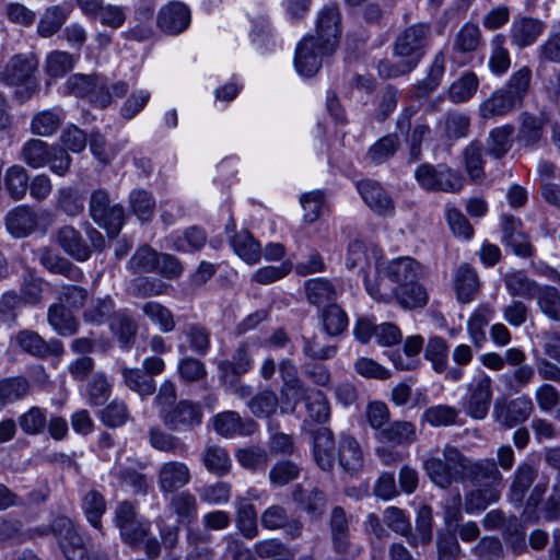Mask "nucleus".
Here are the masks:
<instances>
[{"mask_svg":"<svg viewBox=\"0 0 560 560\" xmlns=\"http://www.w3.org/2000/svg\"><path fill=\"white\" fill-rule=\"evenodd\" d=\"M431 39V26L427 23H416L407 26L396 37L394 54L401 58L397 62L382 60L377 71L383 78H397L411 72L429 46Z\"/></svg>","mask_w":560,"mask_h":560,"instance_id":"obj_1","label":"nucleus"},{"mask_svg":"<svg viewBox=\"0 0 560 560\" xmlns=\"http://www.w3.org/2000/svg\"><path fill=\"white\" fill-rule=\"evenodd\" d=\"M176 399L175 384L164 381L153 401L162 423L173 432H191L200 427L203 419L201 405L189 399Z\"/></svg>","mask_w":560,"mask_h":560,"instance_id":"obj_2","label":"nucleus"},{"mask_svg":"<svg viewBox=\"0 0 560 560\" xmlns=\"http://www.w3.org/2000/svg\"><path fill=\"white\" fill-rule=\"evenodd\" d=\"M466 456L455 446L445 445L442 451H431L423 460V469L430 480L442 489L455 481H462Z\"/></svg>","mask_w":560,"mask_h":560,"instance_id":"obj_3","label":"nucleus"},{"mask_svg":"<svg viewBox=\"0 0 560 560\" xmlns=\"http://www.w3.org/2000/svg\"><path fill=\"white\" fill-rule=\"evenodd\" d=\"M91 218L110 236H116L125 220V210L118 203L110 201L109 195L104 189L92 191L89 202Z\"/></svg>","mask_w":560,"mask_h":560,"instance_id":"obj_4","label":"nucleus"},{"mask_svg":"<svg viewBox=\"0 0 560 560\" xmlns=\"http://www.w3.org/2000/svg\"><path fill=\"white\" fill-rule=\"evenodd\" d=\"M415 176L418 184L429 191L455 192L463 187L460 174L446 164H421Z\"/></svg>","mask_w":560,"mask_h":560,"instance_id":"obj_5","label":"nucleus"},{"mask_svg":"<svg viewBox=\"0 0 560 560\" xmlns=\"http://www.w3.org/2000/svg\"><path fill=\"white\" fill-rule=\"evenodd\" d=\"M492 380L483 371L467 384L465 410L474 419H485L492 401Z\"/></svg>","mask_w":560,"mask_h":560,"instance_id":"obj_6","label":"nucleus"},{"mask_svg":"<svg viewBox=\"0 0 560 560\" xmlns=\"http://www.w3.org/2000/svg\"><path fill=\"white\" fill-rule=\"evenodd\" d=\"M51 532L58 539L59 547L67 560H90L82 536L73 522L66 517H57L51 524Z\"/></svg>","mask_w":560,"mask_h":560,"instance_id":"obj_7","label":"nucleus"},{"mask_svg":"<svg viewBox=\"0 0 560 560\" xmlns=\"http://www.w3.org/2000/svg\"><path fill=\"white\" fill-rule=\"evenodd\" d=\"M122 541L132 548L143 546L149 559H156L161 553L160 541L151 536V522L140 516L119 529Z\"/></svg>","mask_w":560,"mask_h":560,"instance_id":"obj_8","label":"nucleus"},{"mask_svg":"<svg viewBox=\"0 0 560 560\" xmlns=\"http://www.w3.org/2000/svg\"><path fill=\"white\" fill-rule=\"evenodd\" d=\"M341 35V14L338 7L325 5L317 15L316 38L326 52H334Z\"/></svg>","mask_w":560,"mask_h":560,"instance_id":"obj_9","label":"nucleus"},{"mask_svg":"<svg viewBox=\"0 0 560 560\" xmlns=\"http://www.w3.org/2000/svg\"><path fill=\"white\" fill-rule=\"evenodd\" d=\"M470 480L475 483H482L485 487L502 490L503 488V476L500 472L494 459L483 458L472 462L466 457L464 463V470L462 481Z\"/></svg>","mask_w":560,"mask_h":560,"instance_id":"obj_10","label":"nucleus"},{"mask_svg":"<svg viewBox=\"0 0 560 560\" xmlns=\"http://www.w3.org/2000/svg\"><path fill=\"white\" fill-rule=\"evenodd\" d=\"M534 405L528 396H520L506 402H495L493 416L504 428L511 429L525 422L532 415Z\"/></svg>","mask_w":560,"mask_h":560,"instance_id":"obj_11","label":"nucleus"},{"mask_svg":"<svg viewBox=\"0 0 560 560\" xmlns=\"http://www.w3.org/2000/svg\"><path fill=\"white\" fill-rule=\"evenodd\" d=\"M330 54L323 50L315 37L306 36L296 46L295 69L303 77H312L320 69L323 57Z\"/></svg>","mask_w":560,"mask_h":560,"instance_id":"obj_12","label":"nucleus"},{"mask_svg":"<svg viewBox=\"0 0 560 560\" xmlns=\"http://www.w3.org/2000/svg\"><path fill=\"white\" fill-rule=\"evenodd\" d=\"M191 480L189 467L178 460H168L158 469V486L162 493H175Z\"/></svg>","mask_w":560,"mask_h":560,"instance_id":"obj_13","label":"nucleus"},{"mask_svg":"<svg viewBox=\"0 0 560 560\" xmlns=\"http://www.w3.org/2000/svg\"><path fill=\"white\" fill-rule=\"evenodd\" d=\"M380 273H383L396 287L410 284L423 275L422 266L412 257L404 256L395 258L382 266Z\"/></svg>","mask_w":560,"mask_h":560,"instance_id":"obj_14","label":"nucleus"},{"mask_svg":"<svg viewBox=\"0 0 560 560\" xmlns=\"http://www.w3.org/2000/svg\"><path fill=\"white\" fill-rule=\"evenodd\" d=\"M15 342L22 351L38 358L47 355H60L63 352L61 341L51 339L44 340L36 331L21 330L15 336Z\"/></svg>","mask_w":560,"mask_h":560,"instance_id":"obj_15","label":"nucleus"},{"mask_svg":"<svg viewBox=\"0 0 560 560\" xmlns=\"http://www.w3.org/2000/svg\"><path fill=\"white\" fill-rule=\"evenodd\" d=\"M357 189L366 206L378 215H392L394 202L392 197L372 179H363L357 183Z\"/></svg>","mask_w":560,"mask_h":560,"instance_id":"obj_16","label":"nucleus"},{"mask_svg":"<svg viewBox=\"0 0 560 560\" xmlns=\"http://www.w3.org/2000/svg\"><path fill=\"white\" fill-rule=\"evenodd\" d=\"M37 58L32 55H15L13 56L2 72V79L5 83L11 85L31 84L33 74L37 68Z\"/></svg>","mask_w":560,"mask_h":560,"instance_id":"obj_17","label":"nucleus"},{"mask_svg":"<svg viewBox=\"0 0 560 560\" xmlns=\"http://www.w3.org/2000/svg\"><path fill=\"white\" fill-rule=\"evenodd\" d=\"M215 432L224 438L234 435H252L257 430V423L252 419H242L236 411H223L213 418Z\"/></svg>","mask_w":560,"mask_h":560,"instance_id":"obj_18","label":"nucleus"},{"mask_svg":"<svg viewBox=\"0 0 560 560\" xmlns=\"http://www.w3.org/2000/svg\"><path fill=\"white\" fill-rule=\"evenodd\" d=\"M313 455L318 467L325 471L334 468L336 448L332 431L322 427L314 432Z\"/></svg>","mask_w":560,"mask_h":560,"instance_id":"obj_19","label":"nucleus"},{"mask_svg":"<svg viewBox=\"0 0 560 560\" xmlns=\"http://www.w3.org/2000/svg\"><path fill=\"white\" fill-rule=\"evenodd\" d=\"M190 22V12L182 2H172L160 10L158 24L167 34L183 32Z\"/></svg>","mask_w":560,"mask_h":560,"instance_id":"obj_20","label":"nucleus"},{"mask_svg":"<svg viewBox=\"0 0 560 560\" xmlns=\"http://www.w3.org/2000/svg\"><path fill=\"white\" fill-rule=\"evenodd\" d=\"M339 464L349 474L359 472L364 466L362 448L352 435L341 433L338 447Z\"/></svg>","mask_w":560,"mask_h":560,"instance_id":"obj_21","label":"nucleus"},{"mask_svg":"<svg viewBox=\"0 0 560 560\" xmlns=\"http://www.w3.org/2000/svg\"><path fill=\"white\" fill-rule=\"evenodd\" d=\"M56 241L68 255L79 261H85L91 256L90 247L83 241L80 232L71 225L59 228L56 232Z\"/></svg>","mask_w":560,"mask_h":560,"instance_id":"obj_22","label":"nucleus"},{"mask_svg":"<svg viewBox=\"0 0 560 560\" xmlns=\"http://www.w3.org/2000/svg\"><path fill=\"white\" fill-rule=\"evenodd\" d=\"M37 225L35 211L27 206H18L5 217V226L14 237H25L31 234Z\"/></svg>","mask_w":560,"mask_h":560,"instance_id":"obj_23","label":"nucleus"},{"mask_svg":"<svg viewBox=\"0 0 560 560\" xmlns=\"http://www.w3.org/2000/svg\"><path fill=\"white\" fill-rule=\"evenodd\" d=\"M544 25L532 18H521L513 21L510 28L512 43L518 48H525L535 43L542 33Z\"/></svg>","mask_w":560,"mask_h":560,"instance_id":"obj_24","label":"nucleus"},{"mask_svg":"<svg viewBox=\"0 0 560 560\" xmlns=\"http://www.w3.org/2000/svg\"><path fill=\"white\" fill-rule=\"evenodd\" d=\"M168 509L175 515L178 525H189L198 515L197 499L189 491L174 494L168 503Z\"/></svg>","mask_w":560,"mask_h":560,"instance_id":"obj_25","label":"nucleus"},{"mask_svg":"<svg viewBox=\"0 0 560 560\" xmlns=\"http://www.w3.org/2000/svg\"><path fill=\"white\" fill-rule=\"evenodd\" d=\"M378 442L388 445H406L416 439L415 424L409 421H394L375 433Z\"/></svg>","mask_w":560,"mask_h":560,"instance_id":"obj_26","label":"nucleus"},{"mask_svg":"<svg viewBox=\"0 0 560 560\" xmlns=\"http://www.w3.org/2000/svg\"><path fill=\"white\" fill-rule=\"evenodd\" d=\"M455 291L457 300L463 303L471 302L478 290L479 279L476 270L467 264L460 265L455 273Z\"/></svg>","mask_w":560,"mask_h":560,"instance_id":"obj_27","label":"nucleus"},{"mask_svg":"<svg viewBox=\"0 0 560 560\" xmlns=\"http://www.w3.org/2000/svg\"><path fill=\"white\" fill-rule=\"evenodd\" d=\"M208 236L203 229L190 226L182 234H172L166 242L170 248L182 253L200 250L207 243Z\"/></svg>","mask_w":560,"mask_h":560,"instance_id":"obj_28","label":"nucleus"},{"mask_svg":"<svg viewBox=\"0 0 560 560\" xmlns=\"http://www.w3.org/2000/svg\"><path fill=\"white\" fill-rule=\"evenodd\" d=\"M494 310L489 304H480L467 322V331L474 346L480 349L487 340L485 328L492 319Z\"/></svg>","mask_w":560,"mask_h":560,"instance_id":"obj_29","label":"nucleus"},{"mask_svg":"<svg viewBox=\"0 0 560 560\" xmlns=\"http://www.w3.org/2000/svg\"><path fill=\"white\" fill-rule=\"evenodd\" d=\"M544 126L545 121L541 117L528 112L521 113L516 140L525 147H534L542 138Z\"/></svg>","mask_w":560,"mask_h":560,"instance_id":"obj_30","label":"nucleus"},{"mask_svg":"<svg viewBox=\"0 0 560 560\" xmlns=\"http://www.w3.org/2000/svg\"><path fill=\"white\" fill-rule=\"evenodd\" d=\"M235 525L247 539L258 536L256 509L246 499L237 498L235 501Z\"/></svg>","mask_w":560,"mask_h":560,"instance_id":"obj_31","label":"nucleus"},{"mask_svg":"<svg viewBox=\"0 0 560 560\" xmlns=\"http://www.w3.org/2000/svg\"><path fill=\"white\" fill-rule=\"evenodd\" d=\"M515 107H518L516 102L501 88L479 105V115L485 119L500 117L511 113Z\"/></svg>","mask_w":560,"mask_h":560,"instance_id":"obj_32","label":"nucleus"},{"mask_svg":"<svg viewBox=\"0 0 560 560\" xmlns=\"http://www.w3.org/2000/svg\"><path fill=\"white\" fill-rule=\"evenodd\" d=\"M230 243L235 254L248 264H256L261 256L258 241L247 230H241L231 236Z\"/></svg>","mask_w":560,"mask_h":560,"instance_id":"obj_33","label":"nucleus"},{"mask_svg":"<svg viewBox=\"0 0 560 560\" xmlns=\"http://www.w3.org/2000/svg\"><path fill=\"white\" fill-rule=\"evenodd\" d=\"M31 393V384L24 376H12L0 380V409L25 398Z\"/></svg>","mask_w":560,"mask_h":560,"instance_id":"obj_34","label":"nucleus"},{"mask_svg":"<svg viewBox=\"0 0 560 560\" xmlns=\"http://www.w3.org/2000/svg\"><path fill=\"white\" fill-rule=\"evenodd\" d=\"M305 292L310 303L320 306L337 298L336 285L328 279L314 278L305 282Z\"/></svg>","mask_w":560,"mask_h":560,"instance_id":"obj_35","label":"nucleus"},{"mask_svg":"<svg viewBox=\"0 0 560 560\" xmlns=\"http://www.w3.org/2000/svg\"><path fill=\"white\" fill-rule=\"evenodd\" d=\"M49 325L61 336L77 332L79 324L72 313L61 303L52 304L48 310Z\"/></svg>","mask_w":560,"mask_h":560,"instance_id":"obj_36","label":"nucleus"},{"mask_svg":"<svg viewBox=\"0 0 560 560\" xmlns=\"http://www.w3.org/2000/svg\"><path fill=\"white\" fill-rule=\"evenodd\" d=\"M482 44V35L475 23H465L456 33L453 40V50L459 54L476 51Z\"/></svg>","mask_w":560,"mask_h":560,"instance_id":"obj_37","label":"nucleus"},{"mask_svg":"<svg viewBox=\"0 0 560 560\" xmlns=\"http://www.w3.org/2000/svg\"><path fill=\"white\" fill-rule=\"evenodd\" d=\"M489 69L493 74H504L511 66V56L505 47V36L497 34L490 40Z\"/></svg>","mask_w":560,"mask_h":560,"instance_id":"obj_38","label":"nucleus"},{"mask_svg":"<svg viewBox=\"0 0 560 560\" xmlns=\"http://www.w3.org/2000/svg\"><path fill=\"white\" fill-rule=\"evenodd\" d=\"M395 301L404 308L423 307L428 303V293L418 280L407 285L396 287Z\"/></svg>","mask_w":560,"mask_h":560,"instance_id":"obj_39","label":"nucleus"},{"mask_svg":"<svg viewBox=\"0 0 560 560\" xmlns=\"http://www.w3.org/2000/svg\"><path fill=\"white\" fill-rule=\"evenodd\" d=\"M504 284L512 296L530 300L536 294L539 284L528 278L523 271H513L504 276Z\"/></svg>","mask_w":560,"mask_h":560,"instance_id":"obj_40","label":"nucleus"},{"mask_svg":"<svg viewBox=\"0 0 560 560\" xmlns=\"http://www.w3.org/2000/svg\"><path fill=\"white\" fill-rule=\"evenodd\" d=\"M81 506L88 522L96 529L102 528V516L106 512V501L103 494L94 489L82 497Z\"/></svg>","mask_w":560,"mask_h":560,"instance_id":"obj_41","label":"nucleus"},{"mask_svg":"<svg viewBox=\"0 0 560 560\" xmlns=\"http://www.w3.org/2000/svg\"><path fill=\"white\" fill-rule=\"evenodd\" d=\"M279 373L283 382V386L281 393L283 396H290L294 399L295 405L302 395V382L299 377L298 368L290 359H283L279 363ZM294 409V406L291 407V410Z\"/></svg>","mask_w":560,"mask_h":560,"instance_id":"obj_42","label":"nucleus"},{"mask_svg":"<svg viewBox=\"0 0 560 560\" xmlns=\"http://www.w3.org/2000/svg\"><path fill=\"white\" fill-rule=\"evenodd\" d=\"M4 188L13 200H21L28 188V174L18 164L10 166L4 173Z\"/></svg>","mask_w":560,"mask_h":560,"instance_id":"obj_43","label":"nucleus"},{"mask_svg":"<svg viewBox=\"0 0 560 560\" xmlns=\"http://www.w3.org/2000/svg\"><path fill=\"white\" fill-rule=\"evenodd\" d=\"M143 314L158 326L161 332L167 334L175 329L174 314L170 308L159 302L149 301L141 307Z\"/></svg>","mask_w":560,"mask_h":560,"instance_id":"obj_44","label":"nucleus"},{"mask_svg":"<svg viewBox=\"0 0 560 560\" xmlns=\"http://www.w3.org/2000/svg\"><path fill=\"white\" fill-rule=\"evenodd\" d=\"M479 86V80L472 71H465L448 89V97L453 103L469 101Z\"/></svg>","mask_w":560,"mask_h":560,"instance_id":"obj_45","label":"nucleus"},{"mask_svg":"<svg viewBox=\"0 0 560 560\" xmlns=\"http://www.w3.org/2000/svg\"><path fill=\"white\" fill-rule=\"evenodd\" d=\"M514 127L512 125H504L492 129L487 139L488 154L500 159L505 155L512 147V135Z\"/></svg>","mask_w":560,"mask_h":560,"instance_id":"obj_46","label":"nucleus"},{"mask_svg":"<svg viewBox=\"0 0 560 560\" xmlns=\"http://www.w3.org/2000/svg\"><path fill=\"white\" fill-rule=\"evenodd\" d=\"M500 493L501 490L497 489V487L481 486L478 489L471 490L465 495V511L467 513L481 512L489 504L498 501Z\"/></svg>","mask_w":560,"mask_h":560,"instance_id":"obj_47","label":"nucleus"},{"mask_svg":"<svg viewBox=\"0 0 560 560\" xmlns=\"http://www.w3.org/2000/svg\"><path fill=\"white\" fill-rule=\"evenodd\" d=\"M532 80V71L527 67H523L515 71L502 88L510 97L516 102L518 106L523 104V101L529 90Z\"/></svg>","mask_w":560,"mask_h":560,"instance_id":"obj_48","label":"nucleus"},{"mask_svg":"<svg viewBox=\"0 0 560 560\" xmlns=\"http://www.w3.org/2000/svg\"><path fill=\"white\" fill-rule=\"evenodd\" d=\"M540 311L552 320H560V292L551 285H539L536 294Z\"/></svg>","mask_w":560,"mask_h":560,"instance_id":"obj_49","label":"nucleus"},{"mask_svg":"<svg viewBox=\"0 0 560 560\" xmlns=\"http://www.w3.org/2000/svg\"><path fill=\"white\" fill-rule=\"evenodd\" d=\"M537 476V470L529 463H522L517 466L513 475V481L511 485V495L514 501L521 502L533 485Z\"/></svg>","mask_w":560,"mask_h":560,"instance_id":"obj_50","label":"nucleus"},{"mask_svg":"<svg viewBox=\"0 0 560 560\" xmlns=\"http://www.w3.org/2000/svg\"><path fill=\"white\" fill-rule=\"evenodd\" d=\"M206 469L217 476L225 475L231 467L228 452L218 445H209L202 453Z\"/></svg>","mask_w":560,"mask_h":560,"instance_id":"obj_51","label":"nucleus"},{"mask_svg":"<svg viewBox=\"0 0 560 560\" xmlns=\"http://www.w3.org/2000/svg\"><path fill=\"white\" fill-rule=\"evenodd\" d=\"M49 152L45 141L31 139L22 147L21 158L28 166L39 168L47 165Z\"/></svg>","mask_w":560,"mask_h":560,"instance_id":"obj_52","label":"nucleus"},{"mask_svg":"<svg viewBox=\"0 0 560 560\" xmlns=\"http://www.w3.org/2000/svg\"><path fill=\"white\" fill-rule=\"evenodd\" d=\"M150 445L160 451L171 454H182L185 452V444L180 442L179 438L163 431L158 427H152L149 430Z\"/></svg>","mask_w":560,"mask_h":560,"instance_id":"obj_53","label":"nucleus"},{"mask_svg":"<svg viewBox=\"0 0 560 560\" xmlns=\"http://www.w3.org/2000/svg\"><path fill=\"white\" fill-rule=\"evenodd\" d=\"M121 375L126 386L140 396H150L155 390V382L147 376L140 369L122 368Z\"/></svg>","mask_w":560,"mask_h":560,"instance_id":"obj_54","label":"nucleus"},{"mask_svg":"<svg viewBox=\"0 0 560 560\" xmlns=\"http://www.w3.org/2000/svg\"><path fill=\"white\" fill-rule=\"evenodd\" d=\"M422 347L423 338L421 336H410L404 343V353L406 354V359H404L400 353H393L390 360L399 370H412L417 363L416 357L420 353Z\"/></svg>","mask_w":560,"mask_h":560,"instance_id":"obj_55","label":"nucleus"},{"mask_svg":"<svg viewBox=\"0 0 560 560\" xmlns=\"http://www.w3.org/2000/svg\"><path fill=\"white\" fill-rule=\"evenodd\" d=\"M129 206L139 220L147 222L154 213L155 199L144 189H133L129 195Z\"/></svg>","mask_w":560,"mask_h":560,"instance_id":"obj_56","label":"nucleus"},{"mask_svg":"<svg viewBox=\"0 0 560 560\" xmlns=\"http://www.w3.org/2000/svg\"><path fill=\"white\" fill-rule=\"evenodd\" d=\"M324 330L329 336H338L348 327V316L346 312L336 304H330L322 313Z\"/></svg>","mask_w":560,"mask_h":560,"instance_id":"obj_57","label":"nucleus"},{"mask_svg":"<svg viewBox=\"0 0 560 560\" xmlns=\"http://www.w3.org/2000/svg\"><path fill=\"white\" fill-rule=\"evenodd\" d=\"M445 72V56L442 51L434 56V59L429 68L428 75L421 80L418 85V95L423 96L435 90L440 84Z\"/></svg>","mask_w":560,"mask_h":560,"instance_id":"obj_58","label":"nucleus"},{"mask_svg":"<svg viewBox=\"0 0 560 560\" xmlns=\"http://www.w3.org/2000/svg\"><path fill=\"white\" fill-rule=\"evenodd\" d=\"M74 63L75 59L71 54L54 50L46 57L45 71L49 77L60 78L72 70Z\"/></svg>","mask_w":560,"mask_h":560,"instance_id":"obj_59","label":"nucleus"},{"mask_svg":"<svg viewBox=\"0 0 560 560\" xmlns=\"http://www.w3.org/2000/svg\"><path fill=\"white\" fill-rule=\"evenodd\" d=\"M109 327L122 345L130 343L138 331L136 322L122 312H117L112 315Z\"/></svg>","mask_w":560,"mask_h":560,"instance_id":"obj_60","label":"nucleus"},{"mask_svg":"<svg viewBox=\"0 0 560 560\" xmlns=\"http://www.w3.org/2000/svg\"><path fill=\"white\" fill-rule=\"evenodd\" d=\"M448 347L442 337H430L424 350V357L432 363L436 372H442L447 368Z\"/></svg>","mask_w":560,"mask_h":560,"instance_id":"obj_61","label":"nucleus"},{"mask_svg":"<svg viewBox=\"0 0 560 560\" xmlns=\"http://www.w3.org/2000/svg\"><path fill=\"white\" fill-rule=\"evenodd\" d=\"M482 144L479 141L470 142L464 150V163L466 171L472 180H478L483 176Z\"/></svg>","mask_w":560,"mask_h":560,"instance_id":"obj_62","label":"nucleus"},{"mask_svg":"<svg viewBox=\"0 0 560 560\" xmlns=\"http://www.w3.org/2000/svg\"><path fill=\"white\" fill-rule=\"evenodd\" d=\"M67 15L68 12L59 5L48 8L38 23V34L42 37L52 36L65 23Z\"/></svg>","mask_w":560,"mask_h":560,"instance_id":"obj_63","label":"nucleus"},{"mask_svg":"<svg viewBox=\"0 0 560 560\" xmlns=\"http://www.w3.org/2000/svg\"><path fill=\"white\" fill-rule=\"evenodd\" d=\"M21 430L28 435H36L44 431L47 425L46 410L39 407H31L18 419Z\"/></svg>","mask_w":560,"mask_h":560,"instance_id":"obj_64","label":"nucleus"}]
</instances>
